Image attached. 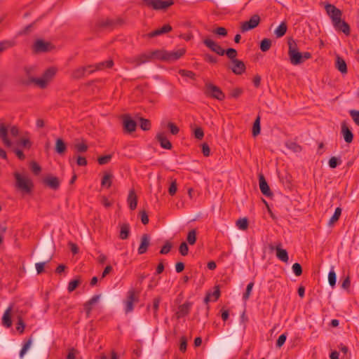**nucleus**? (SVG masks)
I'll return each mask as SVG.
<instances>
[{"label": "nucleus", "mask_w": 359, "mask_h": 359, "mask_svg": "<svg viewBox=\"0 0 359 359\" xmlns=\"http://www.w3.org/2000/svg\"><path fill=\"white\" fill-rule=\"evenodd\" d=\"M325 10L331 19L334 28L338 32H343L346 36H349L351 28L346 22L341 20L342 11L334 5L329 3L325 5Z\"/></svg>", "instance_id": "obj_1"}, {"label": "nucleus", "mask_w": 359, "mask_h": 359, "mask_svg": "<svg viewBox=\"0 0 359 359\" xmlns=\"http://www.w3.org/2000/svg\"><path fill=\"white\" fill-rule=\"evenodd\" d=\"M153 60H159L165 62V50H155L144 53L129 58L128 62L134 64L135 67H137Z\"/></svg>", "instance_id": "obj_2"}, {"label": "nucleus", "mask_w": 359, "mask_h": 359, "mask_svg": "<svg viewBox=\"0 0 359 359\" xmlns=\"http://www.w3.org/2000/svg\"><path fill=\"white\" fill-rule=\"evenodd\" d=\"M13 177L15 178V187L18 190L24 194L32 192L34 188V183L27 174L15 172Z\"/></svg>", "instance_id": "obj_3"}, {"label": "nucleus", "mask_w": 359, "mask_h": 359, "mask_svg": "<svg viewBox=\"0 0 359 359\" xmlns=\"http://www.w3.org/2000/svg\"><path fill=\"white\" fill-rule=\"evenodd\" d=\"M8 134L13 137L19 136L20 130L18 127L0 122V140L6 147H11L13 145V142L9 139Z\"/></svg>", "instance_id": "obj_4"}, {"label": "nucleus", "mask_w": 359, "mask_h": 359, "mask_svg": "<svg viewBox=\"0 0 359 359\" xmlns=\"http://www.w3.org/2000/svg\"><path fill=\"white\" fill-rule=\"evenodd\" d=\"M57 72V69L55 67H50L47 69L41 77L40 78H34L32 77L29 79V81L27 83V84H29L30 83H34L36 86H37L41 89L46 88L49 83L51 81V80L55 76V74Z\"/></svg>", "instance_id": "obj_5"}, {"label": "nucleus", "mask_w": 359, "mask_h": 359, "mask_svg": "<svg viewBox=\"0 0 359 359\" xmlns=\"http://www.w3.org/2000/svg\"><path fill=\"white\" fill-rule=\"evenodd\" d=\"M288 55L290 61L293 65H298L303 63L302 53L299 52L297 42L293 39H289Z\"/></svg>", "instance_id": "obj_6"}, {"label": "nucleus", "mask_w": 359, "mask_h": 359, "mask_svg": "<svg viewBox=\"0 0 359 359\" xmlns=\"http://www.w3.org/2000/svg\"><path fill=\"white\" fill-rule=\"evenodd\" d=\"M204 93L210 97L222 101L225 98L224 93L217 86L210 82H206L205 85Z\"/></svg>", "instance_id": "obj_7"}, {"label": "nucleus", "mask_w": 359, "mask_h": 359, "mask_svg": "<svg viewBox=\"0 0 359 359\" xmlns=\"http://www.w3.org/2000/svg\"><path fill=\"white\" fill-rule=\"evenodd\" d=\"M145 6L156 11H165L174 4L173 0H142Z\"/></svg>", "instance_id": "obj_8"}, {"label": "nucleus", "mask_w": 359, "mask_h": 359, "mask_svg": "<svg viewBox=\"0 0 359 359\" xmlns=\"http://www.w3.org/2000/svg\"><path fill=\"white\" fill-rule=\"evenodd\" d=\"M260 22V17L255 14L252 15L250 19L248 21H245L241 24V31L245 32L251 30L258 26Z\"/></svg>", "instance_id": "obj_9"}, {"label": "nucleus", "mask_w": 359, "mask_h": 359, "mask_svg": "<svg viewBox=\"0 0 359 359\" xmlns=\"http://www.w3.org/2000/svg\"><path fill=\"white\" fill-rule=\"evenodd\" d=\"M53 46L50 43L42 39H37L33 46L34 51L36 53H46L50 51Z\"/></svg>", "instance_id": "obj_10"}, {"label": "nucleus", "mask_w": 359, "mask_h": 359, "mask_svg": "<svg viewBox=\"0 0 359 359\" xmlns=\"http://www.w3.org/2000/svg\"><path fill=\"white\" fill-rule=\"evenodd\" d=\"M203 43L209 49H210L212 52L217 53V55H224L225 54V50L221 47V46L219 43H217L215 41L206 38L203 39Z\"/></svg>", "instance_id": "obj_11"}, {"label": "nucleus", "mask_w": 359, "mask_h": 359, "mask_svg": "<svg viewBox=\"0 0 359 359\" xmlns=\"http://www.w3.org/2000/svg\"><path fill=\"white\" fill-rule=\"evenodd\" d=\"M185 53L186 50L184 48H180L172 51L165 50V62H175L182 57Z\"/></svg>", "instance_id": "obj_12"}, {"label": "nucleus", "mask_w": 359, "mask_h": 359, "mask_svg": "<svg viewBox=\"0 0 359 359\" xmlns=\"http://www.w3.org/2000/svg\"><path fill=\"white\" fill-rule=\"evenodd\" d=\"M138 301V297L135 295V291L133 289L128 292L127 299L125 302L126 313H130L133 310V303Z\"/></svg>", "instance_id": "obj_13"}, {"label": "nucleus", "mask_w": 359, "mask_h": 359, "mask_svg": "<svg viewBox=\"0 0 359 359\" xmlns=\"http://www.w3.org/2000/svg\"><path fill=\"white\" fill-rule=\"evenodd\" d=\"M192 307V303L189 302H185L183 304L180 305L177 308V311L175 313V316L177 319L183 318L188 315Z\"/></svg>", "instance_id": "obj_14"}, {"label": "nucleus", "mask_w": 359, "mask_h": 359, "mask_svg": "<svg viewBox=\"0 0 359 359\" xmlns=\"http://www.w3.org/2000/svg\"><path fill=\"white\" fill-rule=\"evenodd\" d=\"M95 72L93 65H89L88 67H81L76 69H75L72 72V76L74 79H80L86 75V73L91 74Z\"/></svg>", "instance_id": "obj_15"}, {"label": "nucleus", "mask_w": 359, "mask_h": 359, "mask_svg": "<svg viewBox=\"0 0 359 359\" xmlns=\"http://www.w3.org/2000/svg\"><path fill=\"white\" fill-rule=\"evenodd\" d=\"M259 185L260 191L263 195L268 197L272 196V192L271 191L269 186L262 174L259 175Z\"/></svg>", "instance_id": "obj_16"}, {"label": "nucleus", "mask_w": 359, "mask_h": 359, "mask_svg": "<svg viewBox=\"0 0 359 359\" xmlns=\"http://www.w3.org/2000/svg\"><path fill=\"white\" fill-rule=\"evenodd\" d=\"M150 244V236L147 233H144L141 237V243L138 248V254H144Z\"/></svg>", "instance_id": "obj_17"}, {"label": "nucleus", "mask_w": 359, "mask_h": 359, "mask_svg": "<svg viewBox=\"0 0 359 359\" xmlns=\"http://www.w3.org/2000/svg\"><path fill=\"white\" fill-rule=\"evenodd\" d=\"M341 133L346 142L351 143L353 140V134L352 131L348 128L346 123L343 122L341 123Z\"/></svg>", "instance_id": "obj_18"}, {"label": "nucleus", "mask_w": 359, "mask_h": 359, "mask_svg": "<svg viewBox=\"0 0 359 359\" xmlns=\"http://www.w3.org/2000/svg\"><path fill=\"white\" fill-rule=\"evenodd\" d=\"M123 127L126 132L132 133L135 130L137 123L134 120L131 119L130 116H126L123 118Z\"/></svg>", "instance_id": "obj_19"}, {"label": "nucleus", "mask_w": 359, "mask_h": 359, "mask_svg": "<svg viewBox=\"0 0 359 359\" xmlns=\"http://www.w3.org/2000/svg\"><path fill=\"white\" fill-rule=\"evenodd\" d=\"M156 139L160 143L161 147L165 149H170L172 148V144L170 140L166 137L164 133H158L156 135Z\"/></svg>", "instance_id": "obj_20"}, {"label": "nucleus", "mask_w": 359, "mask_h": 359, "mask_svg": "<svg viewBox=\"0 0 359 359\" xmlns=\"http://www.w3.org/2000/svg\"><path fill=\"white\" fill-rule=\"evenodd\" d=\"M233 67L231 68L232 72L237 75L243 74L245 70V65L241 60H236L232 62Z\"/></svg>", "instance_id": "obj_21"}, {"label": "nucleus", "mask_w": 359, "mask_h": 359, "mask_svg": "<svg viewBox=\"0 0 359 359\" xmlns=\"http://www.w3.org/2000/svg\"><path fill=\"white\" fill-rule=\"evenodd\" d=\"M43 183L54 190L57 189L60 187V181L56 177H46L43 179Z\"/></svg>", "instance_id": "obj_22"}, {"label": "nucleus", "mask_w": 359, "mask_h": 359, "mask_svg": "<svg viewBox=\"0 0 359 359\" xmlns=\"http://www.w3.org/2000/svg\"><path fill=\"white\" fill-rule=\"evenodd\" d=\"M100 297V294L94 295L90 300L84 304V310L86 313L87 317H89L93 309V306L99 301Z\"/></svg>", "instance_id": "obj_23"}, {"label": "nucleus", "mask_w": 359, "mask_h": 359, "mask_svg": "<svg viewBox=\"0 0 359 359\" xmlns=\"http://www.w3.org/2000/svg\"><path fill=\"white\" fill-rule=\"evenodd\" d=\"M127 202L129 205V208L130 210H134L137 208V197L134 189H131L129 191Z\"/></svg>", "instance_id": "obj_24"}, {"label": "nucleus", "mask_w": 359, "mask_h": 359, "mask_svg": "<svg viewBox=\"0 0 359 359\" xmlns=\"http://www.w3.org/2000/svg\"><path fill=\"white\" fill-rule=\"evenodd\" d=\"M12 311V306H9L4 312L2 317V324L6 327H10L12 325V320L11 313Z\"/></svg>", "instance_id": "obj_25"}, {"label": "nucleus", "mask_w": 359, "mask_h": 359, "mask_svg": "<svg viewBox=\"0 0 359 359\" xmlns=\"http://www.w3.org/2000/svg\"><path fill=\"white\" fill-rule=\"evenodd\" d=\"M172 30V27L169 25H165L161 28L157 29L154 32H151L148 35L149 37H154L165 33H168Z\"/></svg>", "instance_id": "obj_26"}, {"label": "nucleus", "mask_w": 359, "mask_h": 359, "mask_svg": "<svg viewBox=\"0 0 359 359\" xmlns=\"http://www.w3.org/2000/svg\"><path fill=\"white\" fill-rule=\"evenodd\" d=\"M276 257L283 262H287L289 257L287 252L280 248V245L277 246L276 248Z\"/></svg>", "instance_id": "obj_27"}, {"label": "nucleus", "mask_w": 359, "mask_h": 359, "mask_svg": "<svg viewBox=\"0 0 359 359\" xmlns=\"http://www.w3.org/2000/svg\"><path fill=\"white\" fill-rule=\"evenodd\" d=\"M113 65H114L113 60H108L107 61L99 62V63L96 64L95 65H93V69H95V71H96V70H102L105 68H111L113 66Z\"/></svg>", "instance_id": "obj_28"}, {"label": "nucleus", "mask_w": 359, "mask_h": 359, "mask_svg": "<svg viewBox=\"0 0 359 359\" xmlns=\"http://www.w3.org/2000/svg\"><path fill=\"white\" fill-rule=\"evenodd\" d=\"M336 67L341 73L346 74L347 72V66L345 60L339 56L337 57Z\"/></svg>", "instance_id": "obj_29"}, {"label": "nucleus", "mask_w": 359, "mask_h": 359, "mask_svg": "<svg viewBox=\"0 0 359 359\" xmlns=\"http://www.w3.org/2000/svg\"><path fill=\"white\" fill-rule=\"evenodd\" d=\"M287 29V25L285 22H283L280 24V25L275 29L274 34H276L277 38H280L283 36Z\"/></svg>", "instance_id": "obj_30"}, {"label": "nucleus", "mask_w": 359, "mask_h": 359, "mask_svg": "<svg viewBox=\"0 0 359 359\" xmlns=\"http://www.w3.org/2000/svg\"><path fill=\"white\" fill-rule=\"evenodd\" d=\"M67 146L65 142L60 138L57 139L55 142V151L59 154H62L65 152Z\"/></svg>", "instance_id": "obj_31"}, {"label": "nucleus", "mask_w": 359, "mask_h": 359, "mask_svg": "<svg viewBox=\"0 0 359 359\" xmlns=\"http://www.w3.org/2000/svg\"><path fill=\"white\" fill-rule=\"evenodd\" d=\"M130 233V225L127 223L123 224L121 226V231H120V238L125 240L127 239L129 236Z\"/></svg>", "instance_id": "obj_32"}, {"label": "nucleus", "mask_w": 359, "mask_h": 359, "mask_svg": "<svg viewBox=\"0 0 359 359\" xmlns=\"http://www.w3.org/2000/svg\"><path fill=\"white\" fill-rule=\"evenodd\" d=\"M15 45V41L13 40H4L0 41V53L7 50L8 48H12Z\"/></svg>", "instance_id": "obj_33"}, {"label": "nucleus", "mask_w": 359, "mask_h": 359, "mask_svg": "<svg viewBox=\"0 0 359 359\" xmlns=\"http://www.w3.org/2000/svg\"><path fill=\"white\" fill-rule=\"evenodd\" d=\"M111 179H112V175L108 172H105L101 182V185L102 187H107V188H109L111 185Z\"/></svg>", "instance_id": "obj_34"}, {"label": "nucleus", "mask_w": 359, "mask_h": 359, "mask_svg": "<svg viewBox=\"0 0 359 359\" xmlns=\"http://www.w3.org/2000/svg\"><path fill=\"white\" fill-rule=\"evenodd\" d=\"M341 214V208H337L335 209L334 213L332 215V217L330 219L328 222V225L332 226L336 222L338 221Z\"/></svg>", "instance_id": "obj_35"}, {"label": "nucleus", "mask_w": 359, "mask_h": 359, "mask_svg": "<svg viewBox=\"0 0 359 359\" xmlns=\"http://www.w3.org/2000/svg\"><path fill=\"white\" fill-rule=\"evenodd\" d=\"M74 148L78 153H84L88 150V146L83 142H76Z\"/></svg>", "instance_id": "obj_36"}, {"label": "nucleus", "mask_w": 359, "mask_h": 359, "mask_svg": "<svg viewBox=\"0 0 359 359\" xmlns=\"http://www.w3.org/2000/svg\"><path fill=\"white\" fill-rule=\"evenodd\" d=\"M220 295V292L217 289L215 291H214L212 294H208L205 297V302L208 303L210 301L215 302L218 299Z\"/></svg>", "instance_id": "obj_37"}, {"label": "nucleus", "mask_w": 359, "mask_h": 359, "mask_svg": "<svg viewBox=\"0 0 359 359\" xmlns=\"http://www.w3.org/2000/svg\"><path fill=\"white\" fill-rule=\"evenodd\" d=\"M236 224L239 229L244 231L248 229V220L245 217L240 218L236 221Z\"/></svg>", "instance_id": "obj_38"}, {"label": "nucleus", "mask_w": 359, "mask_h": 359, "mask_svg": "<svg viewBox=\"0 0 359 359\" xmlns=\"http://www.w3.org/2000/svg\"><path fill=\"white\" fill-rule=\"evenodd\" d=\"M260 116H257L253 124L252 135L255 137L258 135L260 133Z\"/></svg>", "instance_id": "obj_39"}, {"label": "nucleus", "mask_w": 359, "mask_h": 359, "mask_svg": "<svg viewBox=\"0 0 359 359\" xmlns=\"http://www.w3.org/2000/svg\"><path fill=\"white\" fill-rule=\"evenodd\" d=\"M271 46V41L269 39H264L260 43V49L263 52L268 51Z\"/></svg>", "instance_id": "obj_40"}, {"label": "nucleus", "mask_w": 359, "mask_h": 359, "mask_svg": "<svg viewBox=\"0 0 359 359\" xmlns=\"http://www.w3.org/2000/svg\"><path fill=\"white\" fill-rule=\"evenodd\" d=\"M187 241L190 245H194L196 241V231L195 229H192L189 231Z\"/></svg>", "instance_id": "obj_41"}, {"label": "nucleus", "mask_w": 359, "mask_h": 359, "mask_svg": "<svg viewBox=\"0 0 359 359\" xmlns=\"http://www.w3.org/2000/svg\"><path fill=\"white\" fill-rule=\"evenodd\" d=\"M225 54L227 55V57L231 60V62H233V60H236V56H237V50L234 48H229L226 50H225Z\"/></svg>", "instance_id": "obj_42"}, {"label": "nucleus", "mask_w": 359, "mask_h": 359, "mask_svg": "<svg viewBox=\"0 0 359 359\" xmlns=\"http://www.w3.org/2000/svg\"><path fill=\"white\" fill-rule=\"evenodd\" d=\"M140 128L143 130H149L150 129L151 122L149 120L144 118H140Z\"/></svg>", "instance_id": "obj_43"}, {"label": "nucleus", "mask_w": 359, "mask_h": 359, "mask_svg": "<svg viewBox=\"0 0 359 359\" xmlns=\"http://www.w3.org/2000/svg\"><path fill=\"white\" fill-rule=\"evenodd\" d=\"M253 286H254V283L253 282H250L247 285V287H246V290L245 292V293L243 294V300L245 301H247L250 296V294H251V292H252V290L253 288Z\"/></svg>", "instance_id": "obj_44"}, {"label": "nucleus", "mask_w": 359, "mask_h": 359, "mask_svg": "<svg viewBox=\"0 0 359 359\" xmlns=\"http://www.w3.org/2000/svg\"><path fill=\"white\" fill-rule=\"evenodd\" d=\"M111 158L112 155L108 154L99 157L97 161L100 165H105L107 164L111 161Z\"/></svg>", "instance_id": "obj_45"}, {"label": "nucleus", "mask_w": 359, "mask_h": 359, "mask_svg": "<svg viewBox=\"0 0 359 359\" xmlns=\"http://www.w3.org/2000/svg\"><path fill=\"white\" fill-rule=\"evenodd\" d=\"M328 281H329V284L332 287H334L336 285L337 276H336L335 272L333 270H331L329 272V274H328Z\"/></svg>", "instance_id": "obj_46"}, {"label": "nucleus", "mask_w": 359, "mask_h": 359, "mask_svg": "<svg viewBox=\"0 0 359 359\" xmlns=\"http://www.w3.org/2000/svg\"><path fill=\"white\" fill-rule=\"evenodd\" d=\"M161 300V297H156L154 299V301H153L152 308H153V310H154V318L157 317V311H158V308H159V304H160Z\"/></svg>", "instance_id": "obj_47"}, {"label": "nucleus", "mask_w": 359, "mask_h": 359, "mask_svg": "<svg viewBox=\"0 0 359 359\" xmlns=\"http://www.w3.org/2000/svg\"><path fill=\"white\" fill-rule=\"evenodd\" d=\"M341 161L339 158L332 156L330 158L328 164L331 168H335L338 165L341 164Z\"/></svg>", "instance_id": "obj_48"}, {"label": "nucleus", "mask_w": 359, "mask_h": 359, "mask_svg": "<svg viewBox=\"0 0 359 359\" xmlns=\"http://www.w3.org/2000/svg\"><path fill=\"white\" fill-rule=\"evenodd\" d=\"M177 191V184L176 180H174L172 181L169 189H168V193L171 196H174Z\"/></svg>", "instance_id": "obj_49"}, {"label": "nucleus", "mask_w": 359, "mask_h": 359, "mask_svg": "<svg viewBox=\"0 0 359 359\" xmlns=\"http://www.w3.org/2000/svg\"><path fill=\"white\" fill-rule=\"evenodd\" d=\"M80 284L79 280H71L67 287V290L69 292H73Z\"/></svg>", "instance_id": "obj_50"}, {"label": "nucleus", "mask_w": 359, "mask_h": 359, "mask_svg": "<svg viewBox=\"0 0 359 359\" xmlns=\"http://www.w3.org/2000/svg\"><path fill=\"white\" fill-rule=\"evenodd\" d=\"M179 251L182 256L187 255L188 252H189V248H188L187 243L182 242L180 244V248H179Z\"/></svg>", "instance_id": "obj_51"}, {"label": "nucleus", "mask_w": 359, "mask_h": 359, "mask_svg": "<svg viewBox=\"0 0 359 359\" xmlns=\"http://www.w3.org/2000/svg\"><path fill=\"white\" fill-rule=\"evenodd\" d=\"M292 271H293L294 273L297 276H299L302 275V266L299 263H294L292 265Z\"/></svg>", "instance_id": "obj_52"}, {"label": "nucleus", "mask_w": 359, "mask_h": 359, "mask_svg": "<svg viewBox=\"0 0 359 359\" xmlns=\"http://www.w3.org/2000/svg\"><path fill=\"white\" fill-rule=\"evenodd\" d=\"M349 113L355 123L359 126V111L353 109Z\"/></svg>", "instance_id": "obj_53"}, {"label": "nucleus", "mask_w": 359, "mask_h": 359, "mask_svg": "<svg viewBox=\"0 0 359 359\" xmlns=\"http://www.w3.org/2000/svg\"><path fill=\"white\" fill-rule=\"evenodd\" d=\"M213 33L221 36H226L227 35V30L222 27H219L212 31Z\"/></svg>", "instance_id": "obj_54"}, {"label": "nucleus", "mask_w": 359, "mask_h": 359, "mask_svg": "<svg viewBox=\"0 0 359 359\" xmlns=\"http://www.w3.org/2000/svg\"><path fill=\"white\" fill-rule=\"evenodd\" d=\"M286 339H287L286 333H283L281 335H280L276 341V346L278 348H280L285 344Z\"/></svg>", "instance_id": "obj_55"}, {"label": "nucleus", "mask_w": 359, "mask_h": 359, "mask_svg": "<svg viewBox=\"0 0 359 359\" xmlns=\"http://www.w3.org/2000/svg\"><path fill=\"white\" fill-rule=\"evenodd\" d=\"M113 24V22L112 20H100L98 22H97V25L100 27H109L111 25H112Z\"/></svg>", "instance_id": "obj_56"}, {"label": "nucleus", "mask_w": 359, "mask_h": 359, "mask_svg": "<svg viewBox=\"0 0 359 359\" xmlns=\"http://www.w3.org/2000/svg\"><path fill=\"white\" fill-rule=\"evenodd\" d=\"M172 248V244L169 241H166L165 245L162 247L160 253L163 255L168 254Z\"/></svg>", "instance_id": "obj_57"}, {"label": "nucleus", "mask_w": 359, "mask_h": 359, "mask_svg": "<svg viewBox=\"0 0 359 359\" xmlns=\"http://www.w3.org/2000/svg\"><path fill=\"white\" fill-rule=\"evenodd\" d=\"M168 127L172 135H177L180 131L179 128L172 122L168 123Z\"/></svg>", "instance_id": "obj_58"}, {"label": "nucleus", "mask_w": 359, "mask_h": 359, "mask_svg": "<svg viewBox=\"0 0 359 359\" xmlns=\"http://www.w3.org/2000/svg\"><path fill=\"white\" fill-rule=\"evenodd\" d=\"M18 144L25 147V148H30L31 146H32V143L30 142V140L29 139H27V138H22L21 139L19 142H18Z\"/></svg>", "instance_id": "obj_59"}, {"label": "nucleus", "mask_w": 359, "mask_h": 359, "mask_svg": "<svg viewBox=\"0 0 359 359\" xmlns=\"http://www.w3.org/2000/svg\"><path fill=\"white\" fill-rule=\"evenodd\" d=\"M194 137L198 140H201L204 136L203 130L201 128H197L194 131Z\"/></svg>", "instance_id": "obj_60"}, {"label": "nucleus", "mask_w": 359, "mask_h": 359, "mask_svg": "<svg viewBox=\"0 0 359 359\" xmlns=\"http://www.w3.org/2000/svg\"><path fill=\"white\" fill-rule=\"evenodd\" d=\"M243 93L241 88H236L231 90L230 96L233 98L238 97Z\"/></svg>", "instance_id": "obj_61"}, {"label": "nucleus", "mask_w": 359, "mask_h": 359, "mask_svg": "<svg viewBox=\"0 0 359 359\" xmlns=\"http://www.w3.org/2000/svg\"><path fill=\"white\" fill-rule=\"evenodd\" d=\"M31 170L35 175H38L41 172V168L38 163L33 161L31 163Z\"/></svg>", "instance_id": "obj_62"}, {"label": "nucleus", "mask_w": 359, "mask_h": 359, "mask_svg": "<svg viewBox=\"0 0 359 359\" xmlns=\"http://www.w3.org/2000/svg\"><path fill=\"white\" fill-rule=\"evenodd\" d=\"M351 286V280L350 277L348 276H346L342 283H341V287L344 290H348Z\"/></svg>", "instance_id": "obj_63"}, {"label": "nucleus", "mask_w": 359, "mask_h": 359, "mask_svg": "<svg viewBox=\"0 0 359 359\" xmlns=\"http://www.w3.org/2000/svg\"><path fill=\"white\" fill-rule=\"evenodd\" d=\"M204 59L206 62L212 64H215L217 62V57L210 54H205L204 55Z\"/></svg>", "instance_id": "obj_64"}]
</instances>
